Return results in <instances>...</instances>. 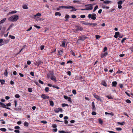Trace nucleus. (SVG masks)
Segmentation results:
<instances>
[{
	"label": "nucleus",
	"instance_id": "obj_11",
	"mask_svg": "<svg viewBox=\"0 0 133 133\" xmlns=\"http://www.w3.org/2000/svg\"><path fill=\"white\" fill-rule=\"evenodd\" d=\"M92 108V110L93 111H95L96 110V107H95V105L94 104V102H92L91 104Z\"/></svg>",
	"mask_w": 133,
	"mask_h": 133
},
{
	"label": "nucleus",
	"instance_id": "obj_22",
	"mask_svg": "<svg viewBox=\"0 0 133 133\" xmlns=\"http://www.w3.org/2000/svg\"><path fill=\"white\" fill-rule=\"evenodd\" d=\"M105 115H110L112 116H113L114 115V114L112 112H111V113H108V112H105Z\"/></svg>",
	"mask_w": 133,
	"mask_h": 133
},
{
	"label": "nucleus",
	"instance_id": "obj_21",
	"mask_svg": "<svg viewBox=\"0 0 133 133\" xmlns=\"http://www.w3.org/2000/svg\"><path fill=\"white\" fill-rule=\"evenodd\" d=\"M6 18H4L2 20L0 21V24H2L4 23L6 20Z\"/></svg>",
	"mask_w": 133,
	"mask_h": 133
},
{
	"label": "nucleus",
	"instance_id": "obj_12",
	"mask_svg": "<svg viewBox=\"0 0 133 133\" xmlns=\"http://www.w3.org/2000/svg\"><path fill=\"white\" fill-rule=\"evenodd\" d=\"M63 52V50H59L58 51V55H61Z\"/></svg>",
	"mask_w": 133,
	"mask_h": 133
},
{
	"label": "nucleus",
	"instance_id": "obj_4",
	"mask_svg": "<svg viewBox=\"0 0 133 133\" xmlns=\"http://www.w3.org/2000/svg\"><path fill=\"white\" fill-rule=\"evenodd\" d=\"M85 6L86 7V10H90L93 9L92 5V4H89L85 5Z\"/></svg>",
	"mask_w": 133,
	"mask_h": 133
},
{
	"label": "nucleus",
	"instance_id": "obj_64",
	"mask_svg": "<svg viewBox=\"0 0 133 133\" xmlns=\"http://www.w3.org/2000/svg\"><path fill=\"white\" fill-rule=\"evenodd\" d=\"M65 131H63V130H61V131H60V130H59L58 131V132L59 133H65L64 132H65Z\"/></svg>",
	"mask_w": 133,
	"mask_h": 133
},
{
	"label": "nucleus",
	"instance_id": "obj_24",
	"mask_svg": "<svg viewBox=\"0 0 133 133\" xmlns=\"http://www.w3.org/2000/svg\"><path fill=\"white\" fill-rule=\"evenodd\" d=\"M0 82H1L2 85L4 84H5V80L4 79H0Z\"/></svg>",
	"mask_w": 133,
	"mask_h": 133
},
{
	"label": "nucleus",
	"instance_id": "obj_7",
	"mask_svg": "<svg viewBox=\"0 0 133 133\" xmlns=\"http://www.w3.org/2000/svg\"><path fill=\"white\" fill-rule=\"evenodd\" d=\"M75 28L76 29V30H77L78 31H82L83 30V28L81 26L76 25L75 26Z\"/></svg>",
	"mask_w": 133,
	"mask_h": 133
},
{
	"label": "nucleus",
	"instance_id": "obj_27",
	"mask_svg": "<svg viewBox=\"0 0 133 133\" xmlns=\"http://www.w3.org/2000/svg\"><path fill=\"white\" fill-rule=\"evenodd\" d=\"M55 16L58 15L59 16H61V14L60 12H56L55 13Z\"/></svg>",
	"mask_w": 133,
	"mask_h": 133
},
{
	"label": "nucleus",
	"instance_id": "obj_29",
	"mask_svg": "<svg viewBox=\"0 0 133 133\" xmlns=\"http://www.w3.org/2000/svg\"><path fill=\"white\" fill-rule=\"evenodd\" d=\"M125 124V122H118V124L120 125H124Z\"/></svg>",
	"mask_w": 133,
	"mask_h": 133
},
{
	"label": "nucleus",
	"instance_id": "obj_26",
	"mask_svg": "<svg viewBox=\"0 0 133 133\" xmlns=\"http://www.w3.org/2000/svg\"><path fill=\"white\" fill-rule=\"evenodd\" d=\"M24 126L28 127L29 125V123L27 122H24Z\"/></svg>",
	"mask_w": 133,
	"mask_h": 133
},
{
	"label": "nucleus",
	"instance_id": "obj_36",
	"mask_svg": "<svg viewBox=\"0 0 133 133\" xmlns=\"http://www.w3.org/2000/svg\"><path fill=\"white\" fill-rule=\"evenodd\" d=\"M0 130L3 132H5L6 130V129L4 128H1L0 129Z\"/></svg>",
	"mask_w": 133,
	"mask_h": 133
},
{
	"label": "nucleus",
	"instance_id": "obj_56",
	"mask_svg": "<svg viewBox=\"0 0 133 133\" xmlns=\"http://www.w3.org/2000/svg\"><path fill=\"white\" fill-rule=\"evenodd\" d=\"M72 92L74 95H76V91L75 90H72Z\"/></svg>",
	"mask_w": 133,
	"mask_h": 133
},
{
	"label": "nucleus",
	"instance_id": "obj_40",
	"mask_svg": "<svg viewBox=\"0 0 133 133\" xmlns=\"http://www.w3.org/2000/svg\"><path fill=\"white\" fill-rule=\"evenodd\" d=\"M9 41V39H6L3 42L4 43V44H6L8 43Z\"/></svg>",
	"mask_w": 133,
	"mask_h": 133
},
{
	"label": "nucleus",
	"instance_id": "obj_1",
	"mask_svg": "<svg viewBox=\"0 0 133 133\" xmlns=\"http://www.w3.org/2000/svg\"><path fill=\"white\" fill-rule=\"evenodd\" d=\"M18 18V16L17 15H15L9 17L8 19V20L9 21L16 22Z\"/></svg>",
	"mask_w": 133,
	"mask_h": 133
},
{
	"label": "nucleus",
	"instance_id": "obj_60",
	"mask_svg": "<svg viewBox=\"0 0 133 133\" xmlns=\"http://www.w3.org/2000/svg\"><path fill=\"white\" fill-rule=\"evenodd\" d=\"M38 82L41 84H44L43 82L40 79L38 80Z\"/></svg>",
	"mask_w": 133,
	"mask_h": 133
},
{
	"label": "nucleus",
	"instance_id": "obj_23",
	"mask_svg": "<svg viewBox=\"0 0 133 133\" xmlns=\"http://www.w3.org/2000/svg\"><path fill=\"white\" fill-rule=\"evenodd\" d=\"M98 120L99 121V123L100 124L102 125L103 123V121L101 120V118H99L98 119Z\"/></svg>",
	"mask_w": 133,
	"mask_h": 133
},
{
	"label": "nucleus",
	"instance_id": "obj_53",
	"mask_svg": "<svg viewBox=\"0 0 133 133\" xmlns=\"http://www.w3.org/2000/svg\"><path fill=\"white\" fill-rule=\"evenodd\" d=\"M44 48V46L43 45H41L40 47V49L41 50H43Z\"/></svg>",
	"mask_w": 133,
	"mask_h": 133
},
{
	"label": "nucleus",
	"instance_id": "obj_57",
	"mask_svg": "<svg viewBox=\"0 0 133 133\" xmlns=\"http://www.w3.org/2000/svg\"><path fill=\"white\" fill-rule=\"evenodd\" d=\"M127 39V38H124L122 40L121 42V43H123L124 42V41L125 40Z\"/></svg>",
	"mask_w": 133,
	"mask_h": 133
},
{
	"label": "nucleus",
	"instance_id": "obj_63",
	"mask_svg": "<svg viewBox=\"0 0 133 133\" xmlns=\"http://www.w3.org/2000/svg\"><path fill=\"white\" fill-rule=\"evenodd\" d=\"M91 114L93 115H95L96 114V113L95 111H93L92 112Z\"/></svg>",
	"mask_w": 133,
	"mask_h": 133
},
{
	"label": "nucleus",
	"instance_id": "obj_18",
	"mask_svg": "<svg viewBox=\"0 0 133 133\" xmlns=\"http://www.w3.org/2000/svg\"><path fill=\"white\" fill-rule=\"evenodd\" d=\"M8 72L7 69H5V72L4 74V75L6 77L8 76Z\"/></svg>",
	"mask_w": 133,
	"mask_h": 133
},
{
	"label": "nucleus",
	"instance_id": "obj_38",
	"mask_svg": "<svg viewBox=\"0 0 133 133\" xmlns=\"http://www.w3.org/2000/svg\"><path fill=\"white\" fill-rule=\"evenodd\" d=\"M123 2L122 1H121L120 0L118 1L117 2V3L118 5H121Z\"/></svg>",
	"mask_w": 133,
	"mask_h": 133
},
{
	"label": "nucleus",
	"instance_id": "obj_33",
	"mask_svg": "<svg viewBox=\"0 0 133 133\" xmlns=\"http://www.w3.org/2000/svg\"><path fill=\"white\" fill-rule=\"evenodd\" d=\"M106 96L109 99H113V98L110 95H108Z\"/></svg>",
	"mask_w": 133,
	"mask_h": 133
},
{
	"label": "nucleus",
	"instance_id": "obj_34",
	"mask_svg": "<svg viewBox=\"0 0 133 133\" xmlns=\"http://www.w3.org/2000/svg\"><path fill=\"white\" fill-rule=\"evenodd\" d=\"M3 41V39H0V46H2L4 44H2L1 43H2Z\"/></svg>",
	"mask_w": 133,
	"mask_h": 133
},
{
	"label": "nucleus",
	"instance_id": "obj_8",
	"mask_svg": "<svg viewBox=\"0 0 133 133\" xmlns=\"http://www.w3.org/2000/svg\"><path fill=\"white\" fill-rule=\"evenodd\" d=\"M54 111L56 113H58L59 111L62 112L63 111L62 109L61 108H56L54 109Z\"/></svg>",
	"mask_w": 133,
	"mask_h": 133
},
{
	"label": "nucleus",
	"instance_id": "obj_20",
	"mask_svg": "<svg viewBox=\"0 0 133 133\" xmlns=\"http://www.w3.org/2000/svg\"><path fill=\"white\" fill-rule=\"evenodd\" d=\"M102 84L104 86L106 87H107V84L106 82L104 81H102Z\"/></svg>",
	"mask_w": 133,
	"mask_h": 133
},
{
	"label": "nucleus",
	"instance_id": "obj_46",
	"mask_svg": "<svg viewBox=\"0 0 133 133\" xmlns=\"http://www.w3.org/2000/svg\"><path fill=\"white\" fill-rule=\"evenodd\" d=\"M28 91L30 92H31L32 91V89L31 88H29L28 89Z\"/></svg>",
	"mask_w": 133,
	"mask_h": 133
},
{
	"label": "nucleus",
	"instance_id": "obj_39",
	"mask_svg": "<svg viewBox=\"0 0 133 133\" xmlns=\"http://www.w3.org/2000/svg\"><path fill=\"white\" fill-rule=\"evenodd\" d=\"M52 87H53V88H56L57 89H59V87H58V86H57V85H53L52 86Z\"/></svg>",
	"mask_w": 133,
	"mask_h": 133
},
{
	"label": "nucleus",
	"instance_id": "obj_14",
	"mask_svg": "<svg viewBox=\"0 0 133 133\" xmlns=\"http://www.w3.org/2000/svg\"><path fill=\"white\" fill-rule=\"evenodd\" d=\"M65 40V39H64V40ZM62 44L61 46L64 47H65V43H66V42L64 41H62Z\"/></svg>",
	"mask_w": 133,
	"mask_h": 133
},
{
	"label": "nucleus",
	"instance_id": "obj_13",
	"mask_svg": "<svg viewBox=\"0 0 133 133\" xmlns=\"http://www.w3.org/2000/svg\"><path fill=\"white\" fill-rule=\"evenodd\" d=\"M117 83L116 81H114L112 83V86L114 87H116Z\"/></svg>",
	"mask_w": 133,
	"mask_h": 133
},
{
	"label": "nucleus",
	"instance_id": "obj_45",
	"mask_svg": "<svg viewBox=\"0 0 133 133\" xmlns=\"http://www.w3.org/2000/svg\"><path fill=\"white\" fill-rule=\"evenodd\" d=\"M34 83L37 86L39 87L40 86V85L38 83V82H36L35 81H34Z\"/></svg>",
	"mask_w": 133,
	"mask_h": 133
},
{
	"label": "nucleus",
	"instance_id": "obj_55",
	"mask_svg": "<svg viewBox=\"0 0 133 133\" xmlns=\"http://www.w3.org/2000/svg\"><path fill=\"white\" fill-rule=\"evenodd\" d=\"M34 26V27H35L37 28V29H40L41 28L40 26H38L36 24H35Z\"/></svg>",
	"mask_w": 133,
	"mask_h": 133
},
{
	"label": "nucleus",
	"instance_id": "obj_58",
	"mask_svg": "<svg viewBox=\"0 0 133 133\" xmlns=\"http://www.w3.org/2000/svg\"><path fill=\"white\" fill-rule=\"evenodd\" d=\"M101 37L100 36L98 35H96V39H98L100 38Z\"/></svg>",
	"mask_w": 133,
	"mask_h": 133
},
{
	"label": "nucleus",
	"instance_id": "obj_31",
	"mask_svg": "<svg viewBox=\"0 0 133 133\" xmlns=\"http://www.w3.org/2000/svg\"><path fill=\"white\" fill-rule=\"evenodd\" d=\"M62 106L63 107H64L65 106H67L68 107L69 106V105L65 103H63L62 104Z\"/></svg>",
	"mask_w": 133,
	"mask_h": 133
},
{
	"label": "nucleus",
	"instance_id": "obj_2",
	"mask_svg": "<svg viewBox=\"0 0 133 133\" xmlns=\"http://www.w3.org/2000/svg\"><path fill=\"white\" fill-rule=\"evenodd\" d=\"M96 14H89L88 15V17L89 19L91 18L93 20H95L96 19Z\"/></svg>",
	"mask_w": 133,
	"mask_h": 133
},
{
	"label": "nucleus",
	"instance_id": "obj_9",
	"mask_svg": "<svg viewBox=\"0 0 133 133\" xmlns=\"http://www.w3.org/2000/svg\"><path fill=\"white\" fill-rule=\"evenodd\" d=\"M41 97L44 99H48L49 98V96H46V95L44 94H42L41 95Z\"/></svg>",
	"mask_w": 133,
	"mask_h": 133
},
{
	"label": "nucleus",
	"instance_id": "obj_5",
	"mask_svg": "<svg viewBox=\"0 0 133 133\" xmlns=\"http://www.w3.org/2000/svg\"><path fill=\"white\" fill-rule=\"evenodd\" d=\"M0 107L6 108L9 110H11L10 108L6 107L5 104L1 102H0Z\"/></svg>",
	"mask_w": 133,
	"mask_h": 133
},
{
	"label": "nucleus",
	"instance_id": "obj_52",
	"mask_svg": "<svg viewBox=\"0 0 133 133\" xmlns=\"http://www.w3.org/2000/svg\"><path fill=\"white\" fill-rule=\"evenodd\" d=\"M17 12V11L15 10L13 11L10 12L9 14H15Z\"/></svg>",
	"mask_w": 133,
	"mask_h": 133
},
{
	"label": "nucleus",
	"instance_id": "obj_43",
	"mask_svg": "<svg viewBox=\"0 0 133 133\" xmlns=\"http://www.w3.org/2000/svg\"><path fill=\"white\" fill-rule=\"evenodd\" d=\"M39 65H41L43 63V62L42 61H38Z\"/></svg>",
	"mask_w": 133,
	"mask_h": 133
},
{
	"label": "nucleus",
	"instance_id": "obj_28",
	"mask_svg": "<svg viewBox=\"0 0 133 133\" xmlns=\"http://www.w3.org/2000/svg\"><path fill=\"white\" fill-rule=\"evenodd\" d=\"M45 91L46 92H48L49 91V88L48 87H46L44 89Z\"/></svg>",
	"mask_w": 133,
	"mask_h": 133
},
{
	"label": "nucleus",
	"instance_id": "obj_47",
	"mask_svg": "<svg viewBox=\"0 0 133 133\" xmlns=\"http://www.w3.org/2000/svg\"><path fill=\"white\" fill-rule=\"evenodd\" d=\"M15 97L17 98H19L20 97V96L19 94H16L15 95Z\"/></svg>",
	"mask_w": 133,
	"mask_h": 133
},
{
	"label": "nucleus",
	"instance_id": "obj_59",
	"mask_svg": "<svg viewBox=\"0 0 133 133\" xmlns=\"http://www.w3.org/2000/svg\"><path fill=\"white\" fill-rule=\"evenodd\" d=\"M80 17L81 18H84L85 17V16L84 15H81L80 16Z\"/></svg>",
	"mask_w": 133,
	"mask_h": 133
},
{
	"label": "nucleus",
	"instance_id": "obj_6",
	"mask_svg": "<svg viewBox=\"0 0 133 133\" xmlns=\"http://www.w3.org/2000/svg\"><path fill=\"white\" fill-rule=\"evenodd\" d=\"M59 8L60 9L65 8L67 9H70L71 8H73V6H59Z\"/></svg>",
	"mask_w": 133,
	"mask_h": 133
},
{
	"label": "nucleus",
	"instance_id": "obj_35",
	"mask_svg": "<svg viewBox=\"0 0 133 133\" xmlns=\"http://www.w3.org/2000/svg\"><path fill=\"white\" fill-rule=\"evenodd\" d=\"M9 37L11 39H14L15 38V37L14 36H12L11 35H9Z\"/></svg>",
	"mask_w": 133,
	"mask_h": 133
},
{
	"label": "nucleus",
	"instance_id": "obj_50",
	"mask_svg": "<svg viewBox=\"0 0 133 133\" xmlns=\"http://www.w3.org/2000/svg\"><path fill=\"white\" fill-rule=\"evenodd\" d=\"M81 36L83 37V38L84 39V40H85V39H87V38H88V37L86 36L85 35H82Z\"/></svg>",
	"mask_w": 133,
	"mask_h": 133
},
{
	"label": "nucleus",
	"instance_id": "obj_51",
	"mask_svg": "<svg viewBox=\"0 0 133 133\" xmlns=\"http://www.w3.org/2000/svg\"><path fill=\"white\" fill-rule=\"evenodd\" d=\"M116 129L117 131H121L122 129L120 128H116Z\"/></svg>",
	"mask_w": 133,
	"mask_h": 133
},
{
	"label": "nucleus",
	"instance_id": "obj_30",
	"mask_svg": "<svg viewBox=\"0 0 133 133\" xmlns=\"http://www.w3.org/2000/svg\"><path fill=\"white\" fill-rule=\"evenodd\" d=\"M79 40H81L82 41H84V39L83 38V37L82 36H79Z\"/></svg>",
	"mask_w": 133,
	"mask_h": 133
},
{
	"label": "nucleus",
	"instance_id": "obj_16",
	"mask_svg": "<svg viewBox=\"0 0 133 133\" xmlns=\"http://www.w3.org/2000/svg\"><path fill=\"white\" fill-rule=\"evenodd\" d=\"M50 78L51 80L54 81L55 82H56V77L54 76H53L52 77H51Z\"/></svg>",
	"mask_w": 133,
	"mask_h": 133
},
{
	"label": "nucleus",
	"instance_id": "obj_32",
	"mask_svg": "<svg viewBox=\"0 0 133 133\" xmlns=\"http://www.w3.org/2000/svg\"><path fill=\"white\" fill-rule=\"evenodd\" d=\"M98 6L97 5H96L95 7L94 10H93V12H94L95 11H96V10H97V9H98Z\"/></svg>",
	"mask_w": 133,
	"mask_h": 133
},
{
	"label": "nucleus",
	"instance_id": "obj_37",
	"mask_svg": "<svg viewBox=\"0 0 133 133\" xmlns=\"http://www.w3.org/2000/svg\"><path fill=\"white\" fill-rule=\"evenodd\" d=\"M50 104L51 106H53L54 105V103L52 101H50Z\"/></svg>",
	"mask_w": 133,
	"mask_h": 133
},
{
	"label": "nucleus",
	"instance_id": "obj_19",
	"mask_svg": "<svg viewBox=\"0 0 133 133\" xmlns=\"http://www.w3.org/2000/svg\"><path fill=\"white\" fill-rule=\"evenodd\" d=\"M49 75H50V77H52V76H54V72L53 71H49Z\"/></svg>",
	"mask_w": 133,
	"mask_h": 133
},
{
	"label": "nucleus",
	"instance_id": "obj_44",
	"mask_svg": "<svg viewBox=\"0 0 133 133\" xmlns=\"http://www.w3.org/2000/svg\"><path fill=\"white\" fill-rule=\"evenodd\" d=\"M70 11H71V12H72V11H76L77 10V9H76L74 7H73V8Z\"/></svg>",
	"mask_w": 133,
	"mask_h": 133
},
{
	"label": "nucleus",
	"instance_id": "obj_62",
	"mask_svg": "<svg viewBox=\"0 0 133 133\" xmlns=\"http://www.w3.org/2000/svg\"><path fill=\"white\" fill-rule=\"evenodd\" d=\"M73 63V61L71 60H69L67 62V64H68L69 63L72 64Z\"/></svg>",
	"mask_w": 133,
	"mask_h": 133
},
{
	"label": "nucleus",
	"instance_id": "obj_61",
	"mask_svg": "<svg viewBox=\"0 0 133 133\" xmlns=\"http://www.w3.org/2000/svg\"><path fill=\"white\" fill-rule=\"evenodd\" d=\"M68 101L69 102H70L71 103L72 102V101L71 100V98L70 97H69L68 98Z\"/></svg>",
	"mask_w": 133,
	"mask_h": 133
},
{
	"label": "nucleus",
	"instance_id": "obj_10",
	"mask_svg": "<svg viewBox=\"0 0 133 133\" xmlns=\"http://www.w3.org/2000/svg\"><path fill=\"white\" fill-rule=\"evenodd\" d=\"M88 24V25L91 26L93 28H94L95 26H97V23H89V24Z\"/></svg>",
	"mask_w": 133,
	"mask_h": 133
},
{
	"label": "nucleus",
	"instance_id": "obj_3",
	"mask_svg": "<svg viewBox=\"0 0 133 133\" xmlns=\"http://www.w3.org/2000/svg\"><path fill=\"white\" fill-rule=\"evenodd\" d=\"M93 96L97 101H100L101 103H102L103 101L101 99V97L100 96L96 94H93Z\"/></svg>",
	"mask_w": 133,
	"mask_h": 133
},
{
	"label": "nucleus",
	"instance_id": "obj_49",
	"mask_svg": "<svg viewBox=\"0 0 133 133\" xmlns=\"http://www.w3.org/2000/svg\"><path fill=\"white\" fill-rule=\"evenodd\" d=\"M71 54L73 56H75V55L74 52L72 50L70 51Z\"/></svg>",
	"mask_w": 133,
	"mask_h": 133
},
{
	"label": "nucleus",
	"instance_id": "obj_54",
	"mask_svg": "<svg viewBox=\"0 0 133 133\" xmlns=\"http://www.w3.org/2000/svg\"><path fill=\"white\" fill-rule=\"evenodd\" d=\"M107 48L106 46L105 47L103 50V51L104 52H105L106 51H107Z\"/></svg>",
	"mask_w": 133,
	"mask_h": 133
},
{
	"label": "nucleus",
	"instance_id": "obj_17",
	"mask_svg": "<svg viewBox=\"0 0 133 133\" xmlns=\"http://www.w3.org/2000/svg\"><path fill=\"white\" fill-rule=\"evenodd\" d=\"M111 2V1L106 0L103 1V3L104 4H108Z\"/></svg>",
	"mask_w": 133,
	"mask_h": 133
},
{
	"label": "nucleus",
	"instance_id": "obj_25",
	"mask_svg": "<svg viewBox=\"0 0 133 133\" xmlns=\"http://www.w3.org/2000/svg\"><path fill=\"white\" fill-rule=\"evenodd\" d=\"M36 19L37 21H43L44 20V19L40 17H38L36 18Z\"/></svg>",
	"mask_w": 133,
	"mask_h": 133
},
{
	"label": "nucleus",
	"instance_id": "obj_15",
	"mask_svg": "<svg viewBox=\"0 0 133 133\" xmlns=\"http://www.w3.org/2000/svg\"><path fill=\"white\" fill-rule=\"evenodd\" d=\"M80 23L82 24H83L85 25H88V24H89V23L85 22L84 21H81Z\"/></svg>",
	"mask_w": 133,
	"mask_h": 133
},
{
	"label": "nucleus",
	"instance_id": "obj_41",
	"mask_svg": "<svg viewBox=\"0 0 133 133\" xmlns=\"http://www.w3.org/2000/svg\"><path fill=\"white\" fill-rule=\"evenodd\" d=\"M23 8L24 9H28V7L26 5H24L23 6Z\"/></svg>",
	"mask_w": 133,
	"mask_h": 133
},
{
	"label": "nucleus",
	"instance_id": "obj_42",
	"mask_svg": "<svg viewBox=\"0 0 133 133\" xmlns=\"http://www.w3.org/2000/svg\"><path fill=\"white\" fill-rule=\"evenodd\" d=\"M41 14L39 13H38L36 15H34V16L35 17H36V16H41Z\"/></svg>",
	"mask_w": 133,
	"mask_h": 133
},
{
	"label": "nucleus",
	"instance_id": "obj_48",
	"mask_svg": "<svg viewBox=\"0 0 133 133\" xmlns=\"http://www.w3.org/2000/svg\"><path fill=\"white\" fill-rule=\"evenodd\" d=\"M125 101L127 103H131V101L129 99H127Z\"/></svg>",
	"mask_w": 133,
	"mask_h": 133
}]
</instances>
